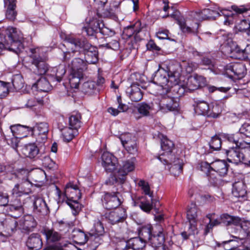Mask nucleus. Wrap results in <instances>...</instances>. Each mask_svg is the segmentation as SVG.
Instances as JSON below:
<instances>
[{
  "label": "nucleus",
  "instance_id": "27",
  "mask_svg": "<svg viewBox=\"0 0 250 250\" xmlns=\"http://www.w3.org/2000/svg\"><path fill=\"white\" fill-rule=\"evenodd\" d=\"M37 225V222L34 216L30 214L24 215L19 222L20 229L25 232L32 231Z\"/></svg>",
  "mask_w": 250,
  "mask_h": 250
},
{
  "label": "nucleus",
  "instance_id": "5",
  "mask_svg": "<svg viewBox=\"0 0 250 250\" xmlns=\"http://www.w3.org/2000/svg\"><path fill=\"white\" fill-rule=\"evenodd\" d=\"M193 106L194 111L197 115H203L208 118H217L221 112L220 106L218 104H209L203 100H195Z\"/></svg>",
  "mask_w": 250,
  "mask_h": 250
},
{
  "label": "nucleus",
  "instance_id": "14",
  "mask_svg": "<svg viewBox=\"0 0 250 250\" xmlns=\"http://www.w3.org/2000/svg\"><path fill=\"white\" fill-rule=\"evenodd\" d=\"M48 131L49 125L46 122L37 123L33 127H27L28 134L34 136L36 141L40 143H44L46 140Z\"/></svg>",
  "mask_w": 250,
  "mask_h": 250
},
{
  "label": "nucleus",
  "instance_id": "26",
  "mask_svg": "<svg viewBox=\"0 0 250 250\" xmlns=\"http://www.w3.org/2000/svg\"><path fill=\"white\" fill-rule=\"evenodd\" d=\"M32 204L33 211L35 213L44 215L47 214L49 212L45 200L42 197L34 196L32 200Z\"/></svg>",
  "mask_w": 250,
  "mask_h": 250
},
{
  "label": "nucleus",
  "instance_id": "8",
  "mask_svg": "<svg viewBox=\"0 0 250 250\" xmlns=\"http://www.w3.org/2000/svg\"><path fill=\"white\" fill-rule=\"evenodd\" d=\"M56 194L60 201H78L81 197V193L77 185L69 182L66 184L64 191L62 193L60 188L56 186Z\"/></svg>",
  "mask_w": 250,
  "mask_h": 250
},
{
  "label": "nucleus",
  "instance_id": "6",
  "mask_svg": "<svg viewBox=\"0 0 250 250\" xmlns=\"http://www.w3.org/2000/svg\"><path fill=\"white\" fill-rule=\"evenodd\" d=\"M132 204L134 207H139L143 211L149 213L153 208L156 213H160L161 210L160 209L161 204L160 202L157 200L146 199L145 196H131Z\"/></svg>",
  "mask_w": 250,
  "mask_h": 250
},
{
  "label": "nucleus",
  "instance_id": "45",
  "mask_svg": "<svg viewBox=\"0 0 250 250\" xmlns=\"http://www.w3.org/2000/svg\"><path fill=\"white\" fill-rule=\"evenodd\" d=\"M81 119L82 116L80 113L71 115L69 118V126L78 131L82 124Z\"/></svg>",
  "mask_w": 250,
  "mask_h": 250
},
{
  "label": "nucleus",
  "instance_id": "13",
  "mask_svg": "<svg viewBox=\"0 0 250 250\" xmlns=\"http://www.w3.org/2000/svg\"><path fill=\"white\" fill-rule=\"evenodd\" d=\"M161 95L162 97L158 104L160 110L163 112L179 111V99L167 96L166 95Z\"/></svg>",
  "mask_w": 250,
  "mask_h": 250
},
{
  "label": "nucleus",
  "instance_id": "19",
  "mask_svg": "<svg viewBox=\"0 0 250 250\" xmlns=\"http://www.w3.org/2000/svg\"><path fill=\"white\" fill-rule=\"evenodd\" d=\"M161 148L165 152L157 156V158L164 165H168L171 153L174 147L173 142L166 136H163L161 139Z\"/></svg>",
  "mask_w": 250,
  "mask_h": 250
},
{
  "label": "nucleus",
  "instance_id": "53",
  "mask_svg": "<svg viewBox=\"0 0 250 250\" xmlns=\"http://www.w3.org/2000/svg\"><path fill=\"white\" fill-rule=\"evenodd\" d=\"M41 233L45 236L47 241L55 242L59 241L61 236L59 234L49 229H44L41 230Z\"/></svg>",
  "mask_w": 250,
  "mask_h": 250
},
{
  "label": "nucleus",
  "instance_id": "1",
  "mask_svg": "<svg viewBox=\"0 0 250 250\" xmlns=\"http://www.w3.org/2000/svg\"><path fill=\"white\" fill-rule=\"evenodd\" d=\"M181 71L177 62L167 60L159 65L158 69L153 75V83L160 86L159 94L166 95L170 89V83L176 82Z\"/></svg>",
  "mask_w": 250,
  "mask_h": 250
},
{
  "label": "nucleus",
  "instance_id": "20",
  "mask_svg": "<svg viewBox=\"0 0 250 250\" xmlns=\"http://www.w3.org/2000/svg\"><path fill=\"white\" fill-rule=\"evenodd\" d=\"M221 9H204L202 10L192 11L191 16L197 21H202L207 19L215 20L216 18L221 16Z\"/></svg>",
  "mask_w": 250,
  "mask_h": 250
},
{
  "label": "nucleus",
  "instance_id": "31",
  "mask_svg": "<svg viewBox=\"0 0 250 250\" xmlns=\"http://www.w3.org/2000/svg\"><path fill=\"white\" fill-rule=\"evenodd\" d=\"M42 245L41 235L38 233L30 234L26 241V246L30 250H39L42 248Z\"/></svg>",
  "mask_w": 250,
  "mask_h": 250
},
{
  "label": "nucleus",
  "instance_id": "10",
  "mask_svg": "<svg viewBox=\"0 0 250 250\" xmlns=\"http://www.w3.org/2000/svg\"><path fill=\"white\" fill-rule=\"evenodd\" d=\"M225 73L229 78L233 80L241 79L246 75L247 70L244 63L234 62L226 66Z\"/></svg>",
  "mask_w": 250,
  "mask_h": 250
},
{
  "label": "nucleus",
  "instance_id": "16",
  "mask_svg": "<svg viewBox=\"0 0 250 250\" xmlns=\"http://www.w3.org/2000/svg\"><path fill=\"white\" fill-rule=\"evenodd\" d=\"M28 127L27 126L21 125H11L10 127V129L7 130V132L12 133V136L3 134L4 139L7 141V143L11 144L13 147H17L18 144L17 139L24 137L27 136L26 134H22V132L24 130L27 131Z\"/></svg>",
  "mask_w": 250,
  "mask_h": 250
},
{
  "label": "nucleus",
  "instance_id": "40",
  "mask_svg": "<svg viewBox=\"0 0 250 250\" xmlns=\"http://www.w3.org/2000/svg\"><path fill=\"white\" fill-rule=\"evenodd\" d=\"M50 82H51L48 77H41L33 84V87L36 88L39 91L48 92L51 89Z\"/></svg>",
  "mask_w": 250,
  "mask_h": 250
},
{
  "label": "nucleus",
  "instance_id": "41",
  "mask_svg": "<svg viewBox=\"0 0 250 250\" xmlns=\"http://www.w3.org/2000/svg\"><path fill=\"white\" fill-rule=\"evenodd\" d=\"M220 216L221 223L227 226H239L241 223V218L238 216H231L228 213H223Z\"/></svg>",
  "mask_w": 250,
  "mask_h": 250
},
{
  "label": "nucleus",
  "instance_id": "58",
  "mask_svg": "<svg viewBox=\"0 0 250 250\" xmlns=\"http://www.w3.org/2000/svg\"><path fill=\"white\" fill-rule=\"evenodd\" d=\"M138 186L141 187L142 190L146 195L152 199L153 197V192L150 191V186L148 182L144 180H141L138 183Z\"/></svg>",
  "mask_w": 250,
  "mask_h": 250
},
{
  "label": "nucleus",
  "instance_id": "22",
  "mask_svg": "<svg viewBox=\"0 0 250 250\" xmlns=\"http://www.w3.org/2000/svg\"><path fill=\"white\" fill-rule=\"evenodd\" d=\"M181 76V73H180V75L178 76L177 79L176 80V82H171L170 83V89L168 91L169 92H171L175 96L174 98H178L182 97L185 92H187L188 90H193L194 89H197L200 85L198 84H195L192 87H190V86L188 85V87L186 86L184 84H181L180 82V77Z\"/></svg>",
  "mask_w": 250,
  "mask_h": 250
},
{
  "label": "nucleus",
  "instance_id": "15",
  "mask_svg": "<svg viewBox=\"0 0 250 250\" xmlns=\"http://www.w3.org/2000/svg\"><path fill=\"white\" fill-rule=\"evenodd\" d=\"M89 233L93 239L94 248L92 250H96L99 245L104 242L105 231L102 222L99 220H95L91 232Z\"/></svg>",
  "mask_w": 250,
  "mask_h": 250
},
{
  "label": "nucleus",
  "instance_id": "62",
  "mask_svg": "<svg viewBox=\"0 0 250 250\" xmlns=\"http://www.w3.org/2000/svg\"><path fill=\"white\" fill-rule=\"evenodd\" d=\"M123 146L129 154L135 155L138 152V146L135 139Z\"/></svg>",
  "mask_w": 250,
  "mask_h": 250
},
{
  "label": "nucleus",
  "instance_id": "46",
  "mask_svg": "<svg viewBox=\"0 0 250 250\" xmlns=\"http://www.w3.org/2000/svg\"><path fill=\"white\" fill-rule=\"evenodd\" d=\"M83 78V74L75 72H70L68 80L71 88H77L81 80Z\"/></svg>",
  "mask_w": 250,
  "mask_h": 250
},
{
  "label": "nucleus",
  "instance_id": "37",
  "mask_svg": "<svg viewBox=\"0 0 250 250\" xmlns=\"http://www.w3.org/2000/svg\"><path fill=\"white\" fill-rule=\"evenodd\" d=\"M5 7L7 8L5 16L7 19L14 21L16 18V0H3Z\"/></svg>",
  "mask_w": 250,
  "mask_h": 250
},
{
  "label": "nucleus",
  "instance_id": "57",
  "mask_svg": "<svg viewBox=\"0 0 250 250\" xmlns=\"http://www.w3.org/2000/svg\"><path fill=\"white\" fill-rule=\"evenodd\" d=\"M239 225H240L241 228L240 233L243 235L241 239L250 236V221H242L241 220V223Z\"/></svg>",
  "mask_w": 250,
  "mask_h": 250
},
{
  "label": "nucleus",
  "instance_id": "61",
  "mask_svg": "<svg viewBox=\"0 0 250 250\" xmlns=\"http://www.w3.org/2000/svg\"><path fill=\"white\" fill-rule=\"evenodd\" d=\"M65 202L71 208L73 215L76 216L79 214L81 210V205L78 203V201H66Z\"/></svg>",
  "mask_w": 250,
  "mask_h": 250
},
{
  "label": "nucleus",
  "instance_id": "25",
  "mask_svg": "<svg viewBox=\"0 0 250 250\" xmlns=\"http://www.w3.org/2000/svg\"><path fill=\"white\" fill-rule=\"evenodd\" d=\"M66 73L64 65H59L50 68L47 72V77L51 82H60Z\"/></svg>",
  "mask_w": 250,
  "mask_h": 250
},
{
  "label": "nucleus",
  "instance_id": "34",
  "mask_svg": "<svg viewBox=\"0 0 250 250\" xmlns=\"http://www.w3.org/2000/svg\"><path fill=\"white\" fill-rule=\"evenodd\" d=\"M126 93L130 100L134 102H138L143 98V93L137 83L132 84L126 89Z\"/></svg>",
  "mask_w": 250,
  "mask_h": 250
},
{
  "label": "nucleus",
  "instance_id": "33",
  "mask_svg": "<svg viewBox=\"0 0 250 250\" xmlns=\"http://www.w3.org/2000/svg\"><path fill=\"white\" fill-rule=\"evenodd\" d=\"M18 222L12 217H7L0 222V228L8 235H11L16 229Z\"/></svg>",
  "mask_w": 250,
  "mask_h": 250
},
{
  "label": "nucleus",
  "instance_id": "50",
  "mask_svg": "<svg viewBox=\"0 0 250 250\" xmlns=\"http://www.w3.org/2000/svg\"><path fill=\"white\" fill-rule=\"evenodd\" d=\"M222 144L223 145L221 134L212 137L209 143V147L212 150H220Z\"/></svg>",
  "mask_w": 250,
  "mask_h": 250
},
{
  "label": "nucleus",
  "instance_id": "63",
  "mask_svg": "<svg viewBox=\"0 0 250 250\" xmlns=\"http://www.w3.org/2000/svg\"><path fill=\"white\" fill-rule=\"evenodd\" d=\"M10 83L0 81V98L7 96L9 92Z\"/></svg>",
  "mask_w": 250,
  "mask_h": 250
},
{
  "label": "nucleus",
  "instance_id": "47",
  "mask_svg": "<svg viewBox=\"0 0 250 250\" xmlns=\"http://www.w3.org/2000/svg\"><path fill=\"white\" fill-rule=\"evenodd\" d=\"M62 49V61L66 64L68 66L70 64L71 59L75 56V54L77 52V50H80L79 49H75L71 50H69L68 49H66L65 50H63Z\"/></svg>",
  "mask_w": 250,
  "mask_h": 250
},
{
  "label": "nucleus",
  "instance_id": "30",
  "mask_svg": "<svg viewBox=\"0 0 250 250\" xmlns=\"http://www.w3.org/2000/svg\"><path fill=\"white\" fill-rule=\"evenodd\" d=\"M221 137L223 145L232 144V146H237L240 145V143H244L246 141L243 136H240V134L238 132L233 134L221 133Z\"/></svg>",
  "mask_w": 250,
  "mask_h": 250
},
{
  "label": "nucleus",
  "instance_id": "21",
  "mask_svg": "<svg viewBox=\"0 0 250 250\" xmlns=\"http://www.w3.org/2000/svg\"><path fill=\"white\" fill-rule=\"evenodd\" d=\"M119 194V191H118L111 193L105 192L101 198L104 208L106 209L118 208V207L122 203V201L118 197Z\"/></svg>",
  "mask_w": 250,
  "mask_h": 250
},
{
  "label": "nucleus",
  "instance_id": "29",
  "mask_svg": "<svg viewBox=\"0 0 250 250\" xmlns=\"http://www.w3.org/2000/svg\"><path fill=\"white\" fill-rule=\"evenodd\" d=\"M89 236V232H85L80 229L74 228L72 231L70 238L74 243L83 245L87 242Z\"/></svg>",
  "mask_w": 250,
  "mask_h": 250
},
{
  "label": "nucleus",
  "instance_id": "43",
  "mask_svg": "<svg viewBox=\"0 0 250 250\" xmlns=\"http://www.w3.org/2000/svg\"><path fill=\"white\" fill-rule=\"evenodd\" d=\"M78 131L70 126L64 127L62 130V135L63 140L65 142H69L75 136L78 134Z\"/></svg>",
  "mask_w": 250,
  "mask_h": 250
},
{
  "label": "nucleus",
  "instance_id": "23",
  "mask_svg": "<svg viewBox=\"0 0 250 250\" xmlns=\"http://www.w3.org/2000/svg\"><path fill=\"white\" fill-rule=\"evenodd\" d=\"M165 241V236L164 229L160 227L158 232L156 234L154 232L152 233L148 242L150 245L148 248L149 250H157L159 247H162Z\"/></svg>",
  "mask_w": 250,
  "mask_h": 250
},
{
  "label": "nucleus",
  "instance_id": "48",
  "mask_svg": "<svg viewBox=\"0 0 250 250\" xmlns=\"http://www.w3.org/2000/svg\"><path fill=\"white\" fill-rule=\"evenodd\" d=\"M227 11L226 9H221V16H224V24L226 25H232L234 23H237L238 18L236 16V14L233 13H225Z\"/></svg>",
  "mask_w": 250,
  "mask_h": 250
},
{
  "label": "nucleus",
  "instance_id": "24",
  "mask_svg": "<svg viewBox=\"0 0 250 250\" xmlns=\"http://www.w3.org/2000/svg\"><path fill=\"white\" fill-rule=\"evenodd\" d=\"M32 184L28 180L26 179L20 184H17L12 190L14 197H20L23 195H27L32 191Z\"/></svg>",
  "mask_w": 250,
  "mask_h": 250
},
{
  "label": "nucleus",
  "instance_id": "51",
  "mask_svg": "<svg viewBox=\"0 0 250 250\" xmlns=\"http://www.w3.org/2000/svg\"><path fill=\"white\" fill-rule=\"evenodd\" d=\"M235 28L238 32L245 33L247 37L248 31L250 30V21L246 19L241 20L236 23Z\"/></svg>",
  "mask_w": 250,
  "mask_h": 250
},
{
  "label": "nucleus",
  "instance_id": "52",
  "mask_svg": "<svg viewBox=\"0 0 250 250\" xmlns=\"http://www.w3.org/2000/svg\"><path fill=\"white\" fill-rule=\"evenodd\" d=\"M243 164L250 167V140H246L244 143Z\"/></svg>",
  "mask_w": 250,
  "mask_h": 250
},
{
  "label": "nucleus",
  "instance_id": "11",
  "mask_svg": "<svg viewBox=\"0 0 250 250\" xmlns=\"http://www.w3.org/2000/svg\"><path fill=\"white\" fill-rule=\"evenodd\" d=\"M149 246L140 237H134L118 244L117 250H149Z\"/></svg>",
  "mask_w": 250,
  "mask_h": 250
},
{
  "label": "nucleus",
  "instance_id": "59",
  "mask_svg": "<svg viewBox=\"0 0 250 250\" xmlns=\"http://www.w3.org/2000/svg\"><path fill=\"white\" fill-rule=\"evenodd\" d=\"M238 133L240 134V136L243 137L244 140L246 138L250 139V124L244 123L240 127Z\"/></svg>",
  "mask_w": 250,
  "mask_h": 250
},
{
  "label": "nucleus",
  "instance_id": "64",
  "mask_svg": "<svg viewBox=\"0 0 250 250\" xmlns=\"http://www.w3.org/2000/svg\"><path fill=\"white\" fill-rule=\"evenodd\" d=\"M9 209L13 212V214H11V215L13 216V218L16 219L17 218L21 216L23 212V208L22 206H10Z\"/></svg>",
  "mask_w": 250,
  "mask_h": 250
},
{
  "label": "nucleus",
  "instance_id": "4",
  "mask_svg": "<svg viewBox=\"0 0 250 250\" xmlns=\"http://www.w3.org/2000/svg\"><path fill=\"white\" fill-rule=\"evenodd\" d=\"M134 158L123 161L118 170L113 175H111L106 180L108 185H114L120 186L118 190L122 191V185L125 183L128 173L132 171L135 168Z\"/></svg>",
  "mask_w": 250,
  "mask_h": 250
},
{
  "label": "nucleus",
  "instance_id": "54",
  "mask_svg": "<svg viewBox=\"0 0 250 250\" xmlns=\"http://www.w3.org/2000/svg\"><path fill=\"white\" fill-rule=\"evenodd\" d=\"M231 9L236 14V16L239 18L240 15L243 14L250 10V5L249 4H244L237 5L234 4L231 6Z\"/></svg>",
  "mask_w": 250,
  "mask_h": 250
},
{
  "label": "nucleus",
  "instance_id": "28",
  "mask_svg": "<svg viewBox=\"0 0 250 250\" xmlns=\"http://www.w3.org/2000/svg\"><path fill=\"white\" fill-rule=\"evenodd\" d=\"M102 165L107 172L113 171L117 166V159L109 152H104L102 156Z\"/></svg>",
  "mask_w": 250,
  "mask_h": 250
},
{
  "label": "nucleus",
  "instance_id": "17",
  "mask_svg": "<svg viewBox=\"0 0 250 250\" xmlns=\"http://www.w3.org/2000/svg\"><path fill=\"white\" fill-rule=\"evenodd\" d=\"M126 210L125 208H118L113 211L106 212L102 215V220H105L112 225L124 222L127 218Z\"/></svg>",
  "mask_w": 250,
  "mask_h": 250
},
{
  "label": "nucleus",
  "instance_id": "44",
  "mask_svg": "<svg viewBox=\"0 0 250 250\" xmlns=\"http://www.w3.org/2000/svg\"><path fill=\"white\" fill-rule=\"evenodd\" d=\"M74 226L75 224L73 221H64L63 220L59 221L57 224L58 230L64 234L70 231H72Z\"/></svg>",
  "mask_w": 250,
  "mask_h": 250
},
{
  "label": "nucleus",
  "instance_id": "38",
  "mask_svg": "<svg viewBox=\"0 0 250 250\" xmlns=\"http://www.w3.org/2000/svg\"><path fill=\"white\" fill-rule=\"evenodd\" d=\"M200 210L195 203H192L188 207L187 217L189 222L197 223Z\"/></svg>",
  "mask_w": 250,
  "mask_h": 250
},
{
  "label": "nucleus",
  "instance_id": "7",
  "mask_svg": "<svg viewBox=\"0 0 250 250\" xmlns=\"http://www.w3.org/2000/svg\"><path fill=\"white\" fill-rule=\"evenodd\" d=\"M40 48L39 47L31 48L29 50L31 53L30 56L31 59V63L35 67V72L39 75L46 74L50 70L48 64L46 63V57L37 55L39 53Z\"/></svg>",
  "mask_w": 250,
  "mask_h": 250
},
{
  "label": "nucleus",
  "instance_id": "60",
  "mask_svg": "<svg viewBox=\"0 0 250 250\" xmlns=\"http://www.w3.org/2000/svg\"><path fill=\"white\" fill-rule=\"evenodd\" d=\"M95 88V83L93 81H87L84 82L82 87V91L87 94H91L93 92Z\"/></svg>",
  "mask_w": 250,
  "mask_h": 250
},
{
  "label": "nucleus",
  "instance_id": "42",
  "mask_svg": "<svg viewBox=\"0 0 250 250\" xmlns=\"http://www.w3.org/2000/svg\"><path fill=\"white\" fill-rule=\"evenodd\" d=\"M246 186L242 182H235L232 185V193L237 198L244 197L246 194Z\"/></svg>",
  "mask_w": 250,
  "mask_h": 250
},
{
  "label": "nucleus",
  "instance_id": "55",
  "mask_svg": "<svg viewBox=\"0 0 250 250\" xmlns=\"http://www.w3.org/2000/svg\"><path fill=\"white\" fill-rule=\"evenodd\" d=\"M152 108V104L142 102L138 104L137 109L140 114L144 116H147L149 115V111Z\"/></svg>",
  "mask_w": 250,
  "mask_h": 250
},
{
  "label": "nucleus",
  "instance_id": "35",
  "mask_svg": "<svg viewBox=\"0 0 250 250\" xmlns=\"http://www.w3.org/2000/svg\"><path fill=\"white\" fill-rule=\"evenodd\" d=\"M211 165L212 172L218 173L221 177L227 175L229 165L225 160H217Z\"/></svg>",
  "mask_w": 250,
  "mask_h": 250
},
{
  "label": "nucleus",
  "instance_id": "12",
  "mask_svg": "<svg viewBox=\"0 0 250 250\" xmlns=\"http://www.w3.org/2000/svg\"><path fill=\"white\" fill-rule=\"evenodd\" d=\"M243 146L244 143H240L237 146H229L228 148H223L227 160L236 165L243 164Z\"/></svg>",
  "mask_w": 250,
  "mask_h": 250
},
{
  "label": "nucleus",
  "instance_id": "18",
  "mask_svg": "<svg viewBox=\"0 0 250 250\" xmlns=\"http://www.w3.org/2000/svg\"><path fill=\"white\" fill-rule=\"evenodd\" d=\"M104 25L102 20L93 18L83 28L82 31L86 33L88 36L94 37L99 32L104 35Z\"/></svg>",
  "mask_w": 250,
  "mask_h": 250
},
{
  "label": "nucleus",
  "instance_id": "2",
  "mask_svg": "<svg viewBox=\"0 0 250 250\" xmlns=\"http://www.w3.org/2000/svg\"><path fill=\"white\" fill-rule=\"evenodd\" d=\"M66 42L76 49H83L84 51V59L88 63L95 64L99 60L97 48L90 44L84 38H76L68 36L65 38Z\"/></svg>",
  "mask_w": 250,
  "mask_h": 250
},
{
  "label": "nucleus",
  "instance_id": "36",
  "mask_svg": "<svg viewBox=\"0 0 250 250\" xmlns=\"http://www.w3.org/2000/svg\"><path fill=\"white\" fill-rule=\"evenodd\" d=\"M71 71L83 74L84 71L87 69V62L79 58H75L71 61L68 66Z\"/></svg>",
  "mask_w": 250,
  "mask_h": 250
},
{
  "label": "nucleus",
  "instance_id": "56",
  "mask_svg": "<svg viewBox=\"0 0 250 250\" xmlns=\"http://www.w3.org/2000/svg\"><path fill=\"white\" fill-rule=\"evenodd\" d=\"M12 83L15 90H19L23 87L24 82L20 74L15 75L12 78Z\"/></svg>",
  "mask_w": 250,
  "mask_h": 250
},
{
  "label": "nucleus",
  "instance_id": "9",
  "mask_svg": "<svg viewBox=\"0 0 250 250\" xmlns=\"http://www.w3.org/2000/svg\"><path fill=\"white\" fill-rule=\"evenodd\" d=\"M163 3L165 4L163 7V10L167 11L169 9L173 11L172 13L170 14V15L172 18L177 21L178 24L183 33L192 34L194 35H197L198 33V28L199 26V24H197V28L195 30L191 29L190 27L187 25L185 19L180 17L179 11L173 6H169L167 0H163Z\"/></svg>",
  "mask_w": 250,
  "mask_h": 250
},
{
  "label": "nucleus",
  "instance_id": "39",
  "mask_svg": "<svg viewBox=\"0 0 250 250\" xmlns=\"http://www.w3.org/2000/svg\"><path fill=\"white\" fill-rule=\"evenodd\" d=\"M153 233L152 226L151 224H147L141 226L139 229L138 236L147 243Z\"/></svg>",
  "mask_w": 250,
  "mask_h": 250
},
{
  "label": "nucleus",
  "instance_id": "32",
  "mask_svg": "<svg viewBox=\"0 0 250 250\" xmlns=\"http://www.w3.org/2000/svg\"><path fill=\"white\" fill-rule=\"evenodd\" d=\"M22 153L30 159L37 160L41 155L40 149L35 143H29L25 145L22 148Z\"/></svg>",
  "mask_w": 250,
  "mask_h": 250
},
{
  "label": "nucleus",
  "instance_id": "3",
  "mask_svg": "<svg viewBox=\"0 0 250 250\" xmlns=\"http://www.w3.org/2000/svg\"><path fill=\"white\" fill-rule=\"evenodd\" d=\"M0 35L1 41L3 36L5 42L13 47V52L18 54L23 49V34L19 29L12 26L2 27L0 28Z\"/></svg>",
  "mask_w": 250,
  "mask_h": 250
},
{
  "label": "nucleus",
  "instance_id": "49",
  "mask_svg": "<svg viewBox=\"0 0 250 250\" xmlns=\"http://www.w3.org/2000/svg\"><path fill=\"white\" fill-rule=\"evenodd\" d=\"M167 165L168 166L171 165L170 167H168L169 170L174 175H179L183 171V163L179 159L174 161L173 164H171L169 162V164Z\"/></svg>",
  "mask_w": 250,
  "mask_h": 250
}]
</instances>
